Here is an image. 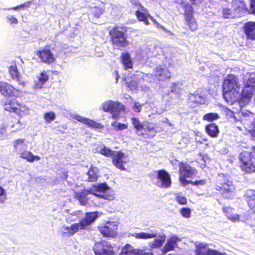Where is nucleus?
Instances as JSON below:
<instances>
[{
    "label": "nucleus",
    "mask_w": 255,
    "mask_h": 255,
    "mask_svg": "<svg viewBox=\"0 0 255 255\" xmlns=\"http://www.w3.org/2000/svg\"><path fill=\"white\" fill-rule=\"evenodd\" d=\"M223 97L226 101L232 104L235 101L240 99V103L241 102L242 93L240 94V85L238 79L234 75H227L223 84Z\"/></svg>",
    "instance_id": "obj_1"
},
{
    "label": "nucleus",
    "mask_w": 255,
    "mask_h": 255,
    "mask_svg": "<svg viewBox=\"0 0 255 255\" xmlns=\"http://www.w3.org/2000/svg\"><path fill=\"white\" fill-rule=\"evenodd\" d=\"M244 88L242 92L241 102L243 105L248 104L255 93V73H248L244 78Z\"/></svg>",
    "instance_id": "obj_2"
},
{
    "label": "nucleus",
    "mask_w": 255,
    "mask_h": 255,
    "mask_svg": "<svg viewBox=\"0 0 255 255\" xmlns=\"http://www.w3.org/2000/svg\"><path fill=\"white\" fill-rule=\"evenodd\" d=\"M175 2L179 12L185 15L186 21L190 29L193 31L195 30L197 25L196 20L193 18V10L192 6L183 0H176Z\"/></svg>",
    "instance_id": "obj_3"
},
{
    "label": "nucleus",
    "mask_w": 255,
    "mask_h": 255,
    "mask_svg": "<svg viewBox=\"0 0 255 255\" xmlns=\"http://www.w3.org/2000/svg\"><path fill=\"white\" fill-rule=\"evenodd\" d=\"M132 236L138 239L147 240L155 238L148 244L149 247L154 249L162 247L165 241V236L163 234L157 236V232L155 231H151L149 233L140 232L135 233Z\"/></svg>",
    "instance_id": "obj_4"
},
{
    "label": "nucleus",
    "mask_w": 255,
    "mask_h": 255,
    "mask_svg": "<svg viewBox=\"0 0 255 255\" xmlns=\"http://www.w3.org/2000/svg\"><path fill=\"white\" fill-rule=\"evenodd\" d=\"M91 192L93 196L103 198L108 201H112L114 199L113 191L106 183H101L93 185Z\"/></svg>",
    "instance_id": "obj_5"
},
{
    "label": "nucleus",
    "mask_w": 255,
    "mask_h": 255,
    "mask_svg": "<svg viewBox=\"0 0 255 255\" xmlns=\"http://www.w3.org/2000/svg\"><path fill=\"white\" fill-rule=\"evenodd\" d=\"M180 174L179 180L183 186H186L189 184V181L186 178H192L196 173V170L194 168L184 162H180L179 165Z\"/></svg>",
    "instance_id": "obj_6"
},
{
    "label": "nucleus",
    "mask_w": 255,
    "mask_h": 255,
    "mask_svg": "<svg viewBox=\"0 0 255 255\" xmlns=\"http://www.w3.org/2000/svg\"><path fill=\"white\" fill-rule=\"evenodd\" d=\"M218 184L219 185L217 186L216 189L222 194L233 192L235 190L232 181L229 179L228 176L224 174H219Z\"/></svg>",
    "instance_id": "obj_7"
},
{
    "label": "nucleus",
    "mask_w": 255,
    "mask_h": 255,
    "mask_svg": "<svg viewBox=\"0 0 255 255\" xmlns=\"http://www.w3.org/2000/svg\"><path fill=\"white\" fill-rule=\"evenodd\" d=\"M95 255H114L113 248L111 244L103 241L97 243L94 246Z\"/></svg>",
    "instance_id": "obj_8"
},
{
    "label": "nucleus",
    "mask_w": 255,
    "mask_h": 255,
    "mask_svg": "<svg viewBox=\"0 0 255 255\" xmlns=\"http://www.w3.org/2000/svg\"><path fill=\"white\" fill-rule=\"evenodd\" d=\"M157 180L156 184L157 186L168 188L170 187L171 180L169 174L164 170H160L156 171Z\"/></svg>",
    "instance_id": "obj_9"
},
{
    "label": "nucleus",
    "mask_w": 255,
    "mask_h": 255,
    "mask_svg": "<svg viewBox=\"0 0 255 255\" xmlns=\"http://www.w3.org/2000/svg\"><path fill=\"white\" fill-rule=\"evenodd\" d=\"M237 5L238 4L236 2L234 11H231L228 8H223L222 11L223 17L225 18H228L235 16H241L244 10H246L247 7L244 2H240V5H238L237 7Z\"/></svg>",
    "instance_id": "obj_10"
},
{
    "label": "nucleus",
    "mask_w": 255,
    "mask_h": 255,
    "mask_svg": "<svg viewBox=\"0 0 255 255\" xmlns=\"http://www.w3.org/2000/svg\"><path fill=\"white\" fill-rule=\"evenodd\" d=\"M0 92L4 97H18L20 96V92L18 90L5 82H0Z\"/></svg>",
    "instance_id": "obj_11"
},
{
    "label": "nucleus",
    "mask_w": 255,
    "mask_h": 255,
    "mask_svg": "<svg viewBox=\"0 0 255 255\" xmlns=\"http://www.w3.org/2000/svg\"><path fill=\"white\" fill-rule=\"evenodd\" d=\"M118 226L115 222H108L99 227L100 232L105 237H114L116 235Z\"/></svg>",
    "instance_id": "obj_12"
},
{
    "label": "nucleus",
    "mask_w": 255,
    "mask_h": 255,
    "mask_svg": "<svg viewBox=\"0 0 255 255\" xmlns=\"http://www.w3.org/2000/svg\"><path fill=\"white\" fill-rule=\"evenodd\" d=\"M102 110L105 112L113 113L115 111H121L124 109V106L118 102L107 101L101 105Z\"/></svg>",
    "instance_id": "obj_13"
},
{
    "label": "nucleus",
    "mask_w": 255,
    "mask_h": 255,
    "mask_svg": "<svg viewBox=\"0 0 255 255\" xmlns=\"http://www.w3.org/2000/svg\"><path fill=\"white\" fill-rule=\"evenodd\" d=\"M37 55H38L41 60L45 63H52L55 60V58L53 54L47 47L37 51Z\"/></svg>",
    "instance_id": "obj_14"
},
{
    "label": "nucleus",
    "mask_w": 255,
    "mask_h": 255,
    "mask_svg": "<svg viewBox=\"0 0 255 255\" xmlns=\"http://www.w3.org/2000/svg\"><path fill=\"white\" fill-rule=\"evenodd\" d=\"M83 229L84 228L82 227V224L80 222L79 223L72 224L70 226H63L61 228V232L64 237H70L73 236L79 230Z\"/></svg>",
    "instance_id": "obj_15"
},
{
    "label": "nucleus",
    "mask_w": 255,
    "mask_h": 255,
    "mask_svg": "<svg viewBox=\"0 0 255 255\" xmlns=\"http://www.w3.org/2000/svg\"><path fill=\"white\" fill-rule=\"evenodd\" d=\"M154 76L158 80L160 81L169 78L171 77V74L165 66L162 65L154 68Z\"/></svg>",
    "instance_id": "obj_16"
},
{
    "label": "nucleus",
    "mask_w": 255,
    "mask_h": 255,
    "mask_svg": "<svg viewBox=\"0 0 255 255\" xmlns=\"http://www.w3.org/2000/svg\"><path fill=\"white\" fill-rule=\"evenodd\" d=\"M113 156V164L117 168L121 169V170H125V168L123 165L124 163H126V162L124 161V159L126 158L125 154L121 151H116Z\"/></svg>",
    "instance_id": "obj_17"
},
{
    "label": "nucleus",
    "mask_w": 255,
    "mask_h": 255,
    "mask_svg": "<svg viewBox=\"0 0 255 255\" xmlns=\"http://www.w3.org/2000/svg\"><path fill=\"white\" fill-rule=\"evenodd\" d=\"M101 214L99 212L87 213L85 218L80 221L82 227L85 229L87 226L93 223Z\"/></svg>",
    "instance_id": "obj_18"
},
{
    "label": "nucleus",
    "mask_w": 255,
    "mask_h": 255,
    "mask_svg": "<svg viewBox=\"0 0 255 255\" xmlns=\"http://www.w3.org/2000/svg\"><path fill=\"white\" fill-rule=\"evenodd\" d=\"M73 118L93 128L101 129L103 128V126L101 124L79 115H75Z\"/></svg>",
    "instance_id": "obj_19"
},
{
    "label": "nucleus",
    "mask_w": 255,
    "mask_h": 255,
    "mask_svg": "<svg viewBox=\"0 0 255 255\" xmlns=\"http://www.w3.org/2000/svg\"><path fill=\"white\" fill-rule=\"evenodd\" d=\"M244 32L248 39H255V22L249 21L244 25Z\"/></svg>",
    "instance_id": "obj_20"
},
{
    "label": "nucleus",
    "mask_w": 255,
    "mask_h": 255,
    "mask_svg": "<svg viewBox=\"0 0 255 255\" xmlns=\"http://www.w3.org/2000/svg\"><path fill=\"white\" fill-rule=\"evenodd\" d=\"M93 197V194L90 190H84L81 193H76V198L82 205H86L88 201Z\"/></svg>",
    "instance_id": "obj_21"
},
{
    "label": "nucleus",
    "mask_w": 255,
    "mask_h": 255,
    "mask_svg": "<svg viewBox=\"0 0 255 255\" xmlns=\"http://www.w3.org/2000/svg\"><path fill=\"white\" fill-rule=\"evenodd\" d=\"M141 132L142 133L140 136L145 137H153L156 133L154 125L147 122H144V125Z\"/></svg>",
    "instance_id": "obj_22"
},
{
    "label": "nucleus",
    "mask_w": 255,
    "mask_h": 255,
    "mask_svg": "<svg viewBox=\"0 0 255 255\" xmlns=\"http://www.w3.org/2000/svg\"><path fill=\"white\" fill-rule=\"evenodd\" d=\"M8 71L11 78L15 80L18 85L22 87L25 86V82L21 80V78L19 75L15 64L11 65L9 68Z\"/></svg>",
    "instance_id": "obj_23"
},
{
    "label": "nucleus",
    "mask_w": 255,
    "mask_h": 255,
    "mask_svg": "<svg viewBox=\"0 0 255 255\" xmlns=\"http://www.w3.org/2000/svg\"><path fill=\"white\" fill-rule=\"evenodd\" d=\"M180 241V240L176 236H172L168 239L162 249V253L165 254L168 252L173 251L176 245L177 242Z\"/></svg>",
    "instance_id": "obj_24"
},
{
    "label": "nucleus",
    "mask_w": 255,
    "mask_h": 255,
    "mask_svg": "<svg viewBox=\"0 0 255 255\" xmlns=\"http://www.w3.org/2000/svg\"><path fill=\"white\" fill-rule=\"evenodd\" d=\"M4 103V109L5 111L13 112L14 113H18L17 107L19 103L17 101L6 100Z\"/></svg>",
    "instance_id": "obj_25"
},
{
    "label": "nucleus",
    "mask_w": 255,
    "mask_h": 255,
    "mask_svg": "<svg viewBox=\"0 0 255 255\" xmlns=\"http://www.w3.org/2000/svg\"><path fill=\"white\" fill-rule=\"evenodd\" d=\"M121 60L125 69L132 68L133 63L128 52L122 53L121 56Z\"/></svg>",
    "instance_id": "obj_26"
},
{
    "label": "nucleus",
    "mask_w": 255,
    "mask_h": 255,
    "mask_svg": "<svg viewBox=\"0 0 255 255\" xmlns=\"http://www.w3.org/2000/svg\"><path fill=\"white\" fill-rule=\"evenodd\" d=\"M37 80L35 81L34 88L40 89L48 80V76L46 71L42 72L37 77Z\"/></svg>",
    "instance_id": "obj_27"
},
{
    "label": "nucleus",
    "mask_w": 255,
    "mask_h": 255,
    "mask_svg": "<svg viewBox=\"0 0 255 255\" xmlns=\"http://www.w3.org/2000/svg\"><path fill=\"white\" fill-rule=\"evenodd\" d=\"M232 208L230 207H224L223 208V211L226 214V215L228 219L230 220L233 222H236L238 221H244V219H241L240 216L238 214H232Z\"/></svg>",
    "instance_id": "obj_28"
},
{
    "label": "nucleus",
    "mask_w": 255,
    "mask_h": 255,
    "mask_svg": "<svg viewBox=\"0 0 255 255\" xmlns=\"http://www.w3.org/2000/svg\"><path fill=\"white\" fill-rule=\"evenodd\" d=\"M20 156L27 161L33 162L34 160H39L40 157L37 155H34L30 151L24 150L20 152Z\"/></svg>",
    "instance_id": "obj_29"
},
{
    "label": "nucleus",
    "mask_w": 255,
    "mask_h": 255,
    "mask_svg": "<svg viewBox=\"0 0 255 255\" xmlns=\"http://www.w3.org/2000/svg\"><path fill=\"white\" fill-rule=\"evenodd\" d=\"M13 145L16 152L18 153L25 150L27 147L24 139H18L14 140L13 142Z\"/></svg>",
    "instance_id": "obj_30"
},
{
    "label": "nucleus",
    "mask_w": 255,
    "mask_h": 255,
    "mask_svg": "<svg viewBox=\"0 0 255 255\" xmlns=\"http://www.w3.org/2000/svg\"><path fill=\"white\" fill-rule=\"evenodd\" d=\"M206 132L211 137H216L218 136L219 130L218 127L215 124H210L205 127Z\"/></svg>",
    "instance_id": "obj_31"
},
{
    "label": "nucleus",
    "mask_w": 255,
    "mask_h": 255,
    "mask_svg": "<svg viewBox=\"0 0 255 255\" xmlns=\"http://www.w3.org/2000/svg\"><path fill=\"white\" fill-rule=\"evenodd\" d=\"M105 6L103 3H99L91 7V12L95 17L99 18L104 13Z\"/></svg>",
    "instance_id": "obj_32"
},
{
    "label": "nucleus",
    "mask_w": 255,
    "mask_h": 255,
    "mask_svg": "<svg viewBox=\"0 0 255 255\" xmlns=\"http://www.w3.org/2000/svg\"><path fill=\"white\" fill-rule=\"evenodd\" d=\"M110 34L111 36V39L116 38H127L125 33L120 30L118 26L113 27L110 30Z\"/></svg>",
    "instance_id": "obj_33"
},
{
    "label": "nucleus",
    "mask_w": 255,
    "mask_h": 255,
    "mask_svg": "<svg viewBox=\"0 0 255 255\" xmlns=\"http://www.w3.org/2000/svg\"><path fill=\"white\" fill-rule=\"evenodd\" d=\"M136 15L137 18L139 21H142L146 25L149 24V22L148 19L149 18L151 20H152L154 23L158 25V23H157L156 20L150 15H147L144 14V13L139 11L138 10L136 11Z\"/></svg>",
    "instance_id": "obj_34"
},
{
    "label": "nucleus",
    "mask_w": 255,
    "mask_h": 255,
    "mask_svg": "<svg viewBox=\"0 0 255 255\" xmlns=\"http://www.w3.org/2000/svg\"><path fill=\"white\" fill-rule=\"evenodd\" d=\"M246 196L249 198L248 202L250 208L255 213V191H248Z\"/></svg>",
    "instance_id": "obj_35"
},
{
    "label": "nucleus",
    "mask_w": 255,
    "mask_h": 255,
    "mask_svg": "<svg viewBox=\"0 0 255 255\" xmlns=\"http://www.w3.org/2000/svg\"><path fill=\"white\" fill-rule=\"evenodd\" d=\"M131 122L134 128L135 129L136 134L138 136L140 135L142 133L141 130L143 128L144 122L141 123L139 120L135 118H131Z\"/></svg>",
    "instance_id": "obj_36"
},
{
    "label": "nucleus",
    "mask_w": 255,
    "mask_h": 255,
    "mask_svg": "<svg viewBox=\"0 0 255 255\" xmlns=\"http://www.w3.org/2000/svg\"><path fill=\"white\" fill-rule=\"evenodd\" d=\"M97 150L101 154L108 157L113 156L116 151L106 147L104 145H99L97 147Z\"/></svg>",
    "instance_id": "obj_37"
},
{
    "label": "nucleus",
    "mask_w": 255,
    "mask_h": 255,
    "mask_svg": "<svg viewBox=\"0 0 255 255\" xmlns=\"http://www.w3.org/2000/svg\"><path fill=\"white\" fill-rule=\"evenodd\" d=\"M138 250L134 249L129 245H127L123 248L120 255H137Z\"/></svg>",
    "instance_id": "obj_38"
},
{
    "label": "nucleus",
    "mask_w": 255,
    "mask_h": 255,
    "mask_svg": "<svg viewBox=\"0 0 255 255\" xmlns=\"http://www.w3.org/2000/svg\"><path fill=\"white\" fill-rule=\"evenodd\" d=\"M209 251L207 244L201 243L196 246L195 253L196 255H208Z\"/></svg>",
    "instance_id": "obj_39"
},
{
    "label": "nucleus",
    "mask_w": 255,
    "mask_h": 255,
    "mask_svg": "<svg viewBox=\"0 0 255 255\" xmlns=\"http://www.w3.org/2000/svg\"><path fill=\"white\" fill-rule=\"evenodd\" d=\"M98 170L96 167H92L87 173L88 180L90 182L96 181L98 178Z\"/></svg>",
    "instance_id": "obj_40"
},
{
    "label": "nucleus",
    "mask_w": 255,
    "mask_h": 255,
    "mask_svg": "<svg viewBox=\"0 0 255 255\" xmlns=\"http://www.w3.org/2000/svg\"><path fill=\"white\" fill-rule=\"evenodd\" d=\"M252 155H253V154L247 151L241 152L239 155V159L241 162V164H244L252 160Z\"/></svg>",
    "instance_id": "obj_41"
},
{
    "label": "nucleus",
    "mask_w": 255,
    "mask_h": 255,
    "mask_svg": "<svg viewBox=\"0 0 255 255\" xmlns=\"http://www.w3.org/2000/svg\"><path fill=\"white\" fill-rule=\"evenodd\" d=\"M17 110L18 113H15V114L19 116L27 115L30 113L29 108L24 104H20L19 103Z\"/></svg>",
    "instance_id": "obj_42"
},
{
    "label": "nucleus",
    "mask_w": 255,
    "mask_h": 255,
    "mask_svg": "<svg viewBox=\"0 0 255 255\" xmlns=\"http://www.w3.org/2000/svg\"><path fill=\"white\" fill-rule=\"evenodd\" d=\"M113 45L118 48L126 47L128 44L127 38H116L112 39Z\"/></svg>",
    "instance_id": "obj_43"
},
{
    "label": "nucleus",
    "mask_w": 255,
    "mask_h": 255,
    "mask_svg": "<svg viewBox=\"0 0 255 255\" xmlns=\"http://www.w3.org/2000/svg\"><path fill=\"white\" fill-rule=\"evenodd\" d=\"M241 167L243 171L248 173H251L255 171V166H254L252 160L244 164H241Z\"/></svg>",
    "instance_id": "obj_44"
},
{
    "label": "nucleus",
    "mask_w": 255,
    "mask_h": 255,
    "mask_svg": "<svg viewBox=\"0 0 255 255\" xmlns=\"http://www.w3.org/2000/svg\"><path fill=\"white\" fill-rule=\"evenodd\" d=\"M111 126L113 128V129L116 131L122 130L128 128V125L118 123L116 121L112 122Z\"/></svg>",
    "instance_id": "obj_45"
},
{
    "label": "nucleus",
    "mask_w": 255,
    "mask_h": 255,
    "mask_svg": "<svg viewBox=\"0 0 255 255\" xmlns=\"http://www.w3.org/2000/svg\"><path fill=\"white\" fill-rule=\"evenodd\" d=\"M219 118V116L217 113H210L205 114L203 117V120L208 122H212Z\"/></svg>",
    "instance_id": "obj_46"
},
{
    "label": "nucleus",
    "mask_w": 255,
    "mask_h": 255,
    "mask_svg": "<svg viewBox=\"0 0 255 255\" xmlns=\"http://www.w3.org/2000/svg\"><path fill=\"white\" fill-rule=\"evenodd\" d=\"M44 118L47 123H50L55 119V114L53 112H48L44 114Z\"/></svg>",
    "instance_id": "obj_47"
},
{
    "label": "nucleus",
    "mask_w": 255,
    "mask_h": 255,
    "mask_svg": "<svg viewBox=\"0 0 255 255\" xmlns=\"http://www.w3.org/2000/svg\"><path fill=\"white\" fill-rule=\"evenodd\" d=\"M181 215L186 218L190 217L191 216V210L189 208H183L181 209L180 211Z\"/></svg>",
    "instance_id": "obj_48"
},
{
    "label": "nucleus",
    "mask_w": 255,
    "mask_h": 255,
    "mask_svg": "<svg viewBox=\"0 0 255 255\" xmlns=\"http://www.w3.org/2000/svg\"><path fill=\"white\" fill-rule=\"evenodd\" d=\"M30 4H31V2L30 1H27L26 2H25V3H23V4H20V5H18L17 6L11 7V8H8L7 9L8 10H10V9L18 10V9H21V8H25V7H28L30 5Z\"/></svg>",
    "instance_id": "obj_49"
},
{
    "label": "nucleus",
    "mask_w": 255,
    "mask_h": 255,
    "mask_svg": "<svg viewBox=\"0 0 255 255\" xmlns=\"http://www.w3.org/2000/svg\"><path fill=\"white\" fill-rule=\"evenodd\" d=\"M6 199V195L4 189L0 186V203H3Z\"/></svg>",
    "instance_id": "obj_50"
},
{
    "label": "nucleus",
    "mask_w": 255,
    "mask_h": 255,
    "mask_svg": "<svg viewBox=\"0 0 255 255\" xmlns=\"http://www.w3.org/2000/svg\"><path fill=\"white\" fill-rule=\"evenodd\" d=\"M176 200L180 205H185L187 203V199L185 197L177 196Z\"/></svg>",
    "instance_id": "obj_51"
},
{
    "label": "nucleus",
    "mask_w": 255,
    "mask_h": 255,
    "mask_svg": "<svg viewBox=\"0 0 255 255\" xmlns=\"http://www.w3.org/2000/svg\"><path fill=\"white\" fill-rule=\"evenodd\" d=\"M208 255H226V254L223 252H220L215 250L210 249V251H208Z\"/></svg>",
    "instance_id": "obj_52"
},
{
    "label": "nucleus",
    "mask_w": 255,
    "mask_h": 255,
    "mask_svg": "<svg viewBox=\"0 0 255 255\" xmlns=\"http://www.w3.org/2000/svg\"><path fill=\"white\" fill-rule=\"evenodd\" d=\"M250 8L249 9V12L255 14V0H250Z\"/></svg>",
    "instance_id": "obj_53"
},
{
    "label": "nucleus",
    "mask_w": 255,
    "mask_h": 255,
    "mask_svg": "<svg viewBox=\"0 0 255 255\" xmlns=\"http://www.w3.org/2000/svg\"><path fill=\"white\" fill-rule=\"evenodd\" d=\"M8 20V21L11 24H17L18 23V20L12 15L8 16L6 17Z\"/></svg>",
    "instance_id": "obj_54"
},
{
    "label": "nucleus",
    "mask_w": 255,
    "mask_h": 255,
    "mask_svg": "<svg viewBox=\"0 0 255 255\" xmlns=\"http://www.w3.org/2000/svg\"><path fill=\"white\" fill-rule=\"evenodd\" d=\"M78 216H77V213L74 212L68 216V217L66 218L67 222L70 221H74L76 220Z\"/></svg>",
    "instance_id": "obj_55"
},
{
    "label": "nucleus",
    "mask_w": 255,
    "mask_h": 255,
    "mask_svg": "<svg viewBox=\"0 0 255 255\" xmlns=\"http://www.w3.org/2000/svg\"><path fill=\"white\" fill-rule=\"evenodd\" d=\"M128 87L131 91L136 90L137 87V84L135 81H131L128 84Z\"/></svg>",
    "instance_id": "obj_56"
},
{
    "label": "nucleus",
    "mask_w": 255,
    "mask_h": 255,
    "mask_svg": "<svg viewBox=\"0 0 255 255\" xmlns=\"http://www.w3.org/2000/svg\"><path fill=\"white\" fill-rule=\"evenodd\" d=\"M141 107L142 106L139 103L134 102L133 108L135 112L139 113L141 111Z\"/></svg>",
    "instance_id": "obj_57"
},
{
    "label": "nucleus",
    "mask_w": 255,
    "mask_h": 255,
    "mask_svg": "<svg viewBox=\"0 0 255 255\" xmlns=\"http://www.w3.org/2000/svg\"><path fill=\"white\" fill-rule=\"evenodd\" d=\"M189 183H191L194 185H203L206 183V180H196L195 182H192L191 181H189Z\"/></svg>",
    "instance_id": "obj_58"
},
{
    "label": "nucleus",
    "mask_w": 255,
    "mask_h": 255,
    "mask_svg": "<svg viewBox=\"0 0 255 255\" xmlns=\"http://www.w3.org/2000/svg\"><path fill=\"white\" fill-rule=\"evenodd\" d=\"M121 111H115V112L111 113L112 114V118L115 120H118L120 117V112Z\"/></svg>",
    "instance_id": "obj_59"
},
{
    "label": "nucleus",
    "mask_w": 255,
    "mask_h": 255,
    "mask_svg": "<svg viewBox=\"0 0 255 255\" xmlns=\"http://www.w3.org/2000/svg\"><path fill=\"white\" fill-rule=\"evenodd\" d=\"M137 255H153L151 253H146L144 251L138 250Z\"/></svg>",
    "instance_id": "obj_60"
},
{
    "label": "nucleus",
    "mask_w": 255,
    "mask_h": 255,
    "mask_svg": "<svg viewBox=\"0 0 255 255\" xmlns=\"http://www.w3.org/2000/svg\"><path fill=\"white\" fill-rule=\"evenodd\" d=\"M189 99H190V100H191L194 102H195L196 103L200 102V101L198 99V97H197V95H194L192 94L190 96Z\"/></svg>",
    "instance_id": "obj_61"
},
{
    "label": "nucleus",
    "mask_w": 255,
    "mask_h": 255,
    "mask_svg": "<svg viewBox=\"0 0 255 255\" xmlns=\"http://www.w3.org/2000/svg\"><path fill=\"white\" fill-rule=\"evenodd\" d=\"M177 87V84L175 83H173L172 85V86L171 87V92H178V90H177L178 87Z\"/></svg>",
    "instance_id": "obj_62"
},
{
    "label": "nucleus",
    "mask_w": 255,
    "mask_h": 255,
    "mask_svg": "<svg viewBox=\"0 0 255 255\" xmlns=\"http://www.w3.org/2000/svg\"><path fill=\"white\" fill-rule=\"evenodd\" d=\"M132 4L135 6L140 5V3L138 0H130Z\"/></svg>",
    "instance_id": "obj_63"
},
{
    "label": "nucleus",
    "mask_w": 255,
    "mask_h": 255,
    "mask_svg": "<svg viewBox=\"0 0 255 255\" xmlns=\"http://www.w3.org/2000/svg\"><path fill=\"white\" fill-rule=\"evenodd\" d=\"M115 75H116V83H117L118 81L119 78L120 77H119V74L118 73V72L117 71H115Z\"/></svg>",
    "instance_id": "obj_64"
}]
</instances>
